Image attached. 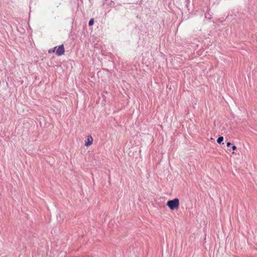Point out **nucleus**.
Listing matches in <instances>:
<instances>
[{"label":"nucleus","mask_w":257,"mask_h":257,"mask_svg":"<svg viewBox=\"0 0 257 257\" xmlns=\"http://www.w3.org/2000/svg\"><path fill=\"white\" fill-rule=\"evenodd\" d=\"M167 206L171 210H177L179 207V200L175 198L173 200H169L167 202Z\"/></svg>","instance_id":"obj_1"},{"label":"nucleus","mask_w":257,"mask_h":257,"mask_svg":"<svg viewBox=\"0 0 257 257\" xmlns=\"http://www.w3.org/2000/svg\"><path fill=\"white\" fill-rule=\"evenodd\" d=\"M64 53L65 49L63 44L57 47V49H56V54L57 55L61 56L63 55Z\"/></svg>","instance_id":"obj_2"},{"label":"nucleus","mask_w":257,"mask_h":257,"mask_svg":"<svg viewBox=\"0 0 257 257\" xmlns=\"http://www.w3.org/2000/svg\"><path fill=\"white\" fill-rule=\"evenodd\" d=\"M93 139L92 137L91 136H88V138H87V141L86 142H85V145L86 146H89L91 145L93 143Z\"/></svg>","instance_id":"obj_3"},{"label":"nucleus","mask_w":257,"mask_h":257,"mask_svg":"<svg viewBox=\"0 0 257 257\" xmlns=\"http://www.w3.org/2000/svg\"><path fill=\"white\" fill-rule=\"evenodd\" d=\"M223 140V137H220L218 138L217 140V142L218 144H220Z\"/></svg>","instance_id":"obj_4"},{"label":"nucleus","mask_w":257,"mask_h":257,"mask_svg":"<svg viewBox=\"0 0 257 257\" xmlns=\"http://www.w3.org/2000/svg\"><path fill=\"white\" fill-rule=\"evenodd\" d=\"M93 24H94V20H93V19H91L89 21V26H92V25H93Z\"/></svg>","instance_id":"obj_5"},{"label":"nucleus","mask_w":257,"mask_h":257,"mask_svg":"<svg viewBox=\"0 0 257 257\" xmlns=\"http://www.w3.org/2000/svg\"><path fill=\"white\" fill-rule=\"evenodd\" d=\"M57 49V47H55L52 50H49V53H51V52H56V49Z\"/></svg>","instance_id":"obj_6"},{"label":"nucleus","mask_w":257,"mask_h":257,"mask_svg":"<svg viewBox=\"0 0 257 257\" xmlns=\"http://www.w3.org/2000/svg\"><path fill=\"white\" fill-rule=\"evenodd\" d=\"M237 148L235 146H233L232 147V149L233 151H235V150H236Z\"/></svg>","instance_id":"obj_7"},{"label":"nucleus","mask_w":257,"mask_h":257,"mask_svg":"<svg viewBox=\"0 0 257 257\" xmlns=\"http://www.w3.org/2000/svg\"><path fill=\"white\" fill-rule=\"evenodd\" d=\"M231 144L230 142H227V144H226V146H227V147H230L231 146Z\"/></svg>","instance_id":"obj_8"}]
</instances>
